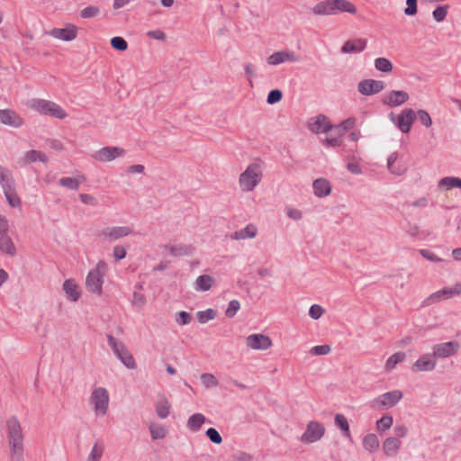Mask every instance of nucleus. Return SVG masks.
Returning a JSON list of instances; mask_svg holds the SVG:
<instances>
[{
	"instance_id": "f257e3e1",
	"label": "nucleus",
	"mask_w": 461,
	"mask_h": 461,
	"mask_svg": "<svg viewBox=\"0 0 461 461\" xmlns=\"http://www.w3.org/2000/svg\"><path fill=\"white\" fill-rule=\"evenodd\" d=\"M7 437L10 447V461H24L23 434L16 416L6 420Z\"/></svg>"
},
{
	"instance_id": "f03ea898",
	"label": "nucleus",
	"mask_w": 461,
	"mask_h": 461,
	"mask_svg": "<svg viewBox=\"0 0 461 461\" xmlns=\"http://www.w3.org/2000/svg\"><path fill=\"white\" fill-rule=\"evenodd\" d=\"M315 15H336L339 13L357 14V8L348 0H325L317 3L312 7Z\"/></svg>"
},
{
	"instance_id": "7ed1b4c3",
	"label": "nucleus",
	"mask_w": 461,
	"mask_h": 461,
	"mask_svg": "<svg viewBox=\"0 0 461 461\" xmlns=\"http://www.w3.org/2000/svg\"><path fill=\"white\" fill-rule=\"evenodd\" d=\"M107 270V265L104 261L100 260L96 267L88 272L86 278V287L90 293L102 294V286L104 284V276Z\"/></svg>"
},
{
	"instance_id": "20e7f679",
	"label": "nucleus",
	"mask_w": 461,
	"mask_h": 461,
	"mask_svg": "<svg viewBox=\"0 0 461 461\" xmlns=\"http://www.w3.org/2000/svg\"><path fill=\"white\" fill-rule=\"evenodd\" d=\"M108 345L121 362L129 369H135L137 365L132 354L129 351L123 342L115 339L113 335L107 334Z\"/></svg>"
},
{
	"instance_id": "39448f33",
	"label": "nucleus",
	"mask_w": 461,
	"mask_h": 461,
	"mask_svg": "<svg viewBox=\"0 0 461 461\" xmlns=\"http://www.w3.org/2000/svg\"><path fill=\"white\" fill-rule=\"evenodd\" d=\"M261 172L258 164H250L240 176V185L243 191H252L261 181Z\"/></svg>"
},
{
	"instance_id": "423d86ee",
	"label": "nucleus",
	"mask_w": 461,
	"mask_h": 461,
	"mask_svg": "<svg viewBox=\"0 0 461 461\" xmlns=\"http://www.w3.org/2000/svg\"><path fill=\"white\" fill-rule=\"evenodd\" d=\"M32 106L34 110L42 114L50 115L58 119H64L68 115L60 105L51 101L34 99L32 100Z\"/></svg>"
},
{
	"instance_id": "0eeeda50",
	"label": "nucleus",
	"mask_w": 461,
	"mask_h": 461,
	"mask_svg": "<svg viewBox=\"0 0 461 461\" xmlns=\"http://www.w3.org/2000/svg\"><path fill=\"white\" fill-rule=\"evenodd\" d=\"M389 117L402 133H408L416 119V113L411 108H406L399 115L390 113Z\"/></svg>"
},
{
	"instance_id": "6e6552de",
	"label": "nucleus",
	"mask_w": 461,
	"mask_h": 461,
	"mask_svg": "<svg viewBox=\"0 0 461 461\" xmlns=\"http://www.w3.org/2000/svg\"><path fill=\"white\" fill-rule=\"evenodd\" d=\"M90 402L94 404L97 415H105L108 410L109 394L105 388H95L90 396Z\"/></svg>"
},
{
	"instance_id": "1a4fd4ad",
	"label": "nucleus",
	"mask_w": 461,
	"mask_h": 461,
	"mask_svg": "<svg viewBox=\"0 0 461 461\" xmlns=\"http://www.w3.org/2000/svg\"><path fill=\"white\" fill-rule=\"evenodd\" d=\"M461 344L457 340L436 344L432 347V356L436 358H447L457 354Z\"/></svg>"
},
{
	"instance_id": "9d476101",
	"label": "nucleus",
	"mask_w": 461,
	"mask_h": 461,
	"mask_svg": "<svg viewBox=\"0 0 461 461\" xmlns=\"http://www.w3.org/2000/svg\"><path fill=\"white\" fill-rule=\"evenodd\" d=\"M402 398V393L393 390L379 395L373 402L371 406L376 409L392 408Z\"/></svg>"
},
{
	"instance_id": "9b49d317",
	"label": "nucleus",
	"mask_w": 461,
	"mask_h": 461,
	"mask_svg": "<svg viewBox=\"0 0 461 461\" xmlns=\"http://www.w3.org/2000/svg\"><path fill=\"white\" fill-rule=\"evenodd\" d=\"M325 432L324 426L318 421H310L301 440L304 443H313L322 438Z\"/></svg>"
},
{
	"instance_id": "f8f14e48",
	"label": "nucleus",
	"mask_w": 461,
	"mask_h": 461,
	"mask_svg": "<svg viewBox=\"0 0 461 461\" xmlns=\"http://www.w3.org/2000/svg\"><path fill=\"white\" fill-rule=\"evenodd\" d=\"M385 88L384 81L375 79H364L357 85V90L364 95H372L380 93Z\"/></svg>"
},
{
	"instance_id": "ddd939ff",
	"label": "nucleus",
	"mask_w": 461,
	"mask_h": 461,
	"mask_svg": "<svg viewBox=\"0 0 461 461\" xmlns=\"http://www.w3.org/2000/svg\"><path fill=\"white\" fill-rule=\"evenodd\" d=\"M246 345L256 350H266L272 346L271 339L264 334H251L246 338Z\"/></svg>"
},
{
	"instance_id": "4468645a",
	"label": "nucleus",
	"mask_w": 461,
	"mask_h": 461,
	"mask_svg": "<svg viewBox=\"0 0 461 461\" xmlns=\"http://www.w3.org/2000/svg\"><path fill=\"white\" fill-rule=\"evenodd\" d=\"M124 153L125 150L119 147H104L94 155V158L102 162L112 161Z\"/></svg>"
},
{
	"instance_id": "2eb2a0df",
	"label": "nucleus",
	"mask_w": 461,
	"mask_h": 461,
	"mask_svg": "<svg viewBox=\"0 0 461 461\" xmlns=\"http://www.w3.org/2000/svg\"><path fill=\"white\" fill-rule=\"evenodd\" d=\"M409 100V95L403 90H393L384 98L383 104L390 107H395L403 104Z\"/></svg>"
},
{
	"instance_id": "dca6fc26",
	"label": "nucleus",
	"mask_w": 461,
	"mask_h": 461,
	"mask_svg": "<svg viewBox=\"0 0 461 461\" xmlns=\"http://www.w3.org/2000/svg\"><path fill=\"white\" fill-rule=\"evenodd\" d=\"M310 130L314 133L331 132L334 126L330 123L328 118L323 114H319L315 118L311 119L309 123Z\"/></svg>"
},
{
	"instance_id": "f3484780",
	"label": "nucleus",
	"mask_w": 461,
	"mask_h": 461,
	"mask_svg": "<svg viewBox=\"0 0 461 461\" xmlns=\"http://www.w3.org/2000/svg\"><path fill=\"white\" fill-rule=\"evenodd\" d=\"M132 232V230L130 227L122 226V227H111L105 228L100 231V236L104 239L109 240L110 241L117 240L122 237L128 236Z\"/></svg>"
},
{
	"instance_id": "a211bd4d",
	"label": "nucleus",
	"mask_w": 461,
	"mask_h": 461,
	"mask_svg": "<svg viewBox=\"0 0 461 461\" xmlns=\"http://www.w3.org/2000/svg\"><path fill=\"white\" fill-rule=\"evenodd\" d=\"M461 294V284L456 283L453 287H444L443 289L430 294L428 298L432 303L439 302L441 299L451 298Z\"/></svg>"
},
{
	"instance_id": "6ab92c4d",
	"label": "nucleus",
	"mask_w": 461,
	"mask_h": 461,
	"mask_svg": "<svg viewBox=\"0 0 461 461\" xmlns=\"http://www.w3.org/2000/svg\"><path fill=\"white\" fill-rule=\"evenodd\" d=\"M50 34L57 39H60L64 41H71L77 38V28L76 25L68 24L65 28H54L50 32Z\"/></svg>"
},
{
	"instance_id": "aec40b11",
	"label": "nucleus",
	"mask_w": 461,
	"mask_h": 461,
	"mask_svg": "<svg viewBox=\"0 0 461 461\" xmlns=\"http://www.w3.org/2000/svg\"><path fill=\"white\" fill-rule=\"evenodd\" d=\"M300 58L289 50L276 51L267 58V63L270 65H279L285 61L298 62Z\"/></svg>"
},
{
	"instance_id": "412c9836",
	"label": "nucleus",
	"mask_w": 461,
	"mask_h": 461,
	"mask_svg": "<svg viewBox=\"0 0 461 461\" xmlns=\"http://www.w3.org/2000/svg\"><path fill=\"white\" fill-rule=\"evenodd\" d=\"M0 122L8 126L18 128L23 125V119L16 112L10 109H0Z\"/></svg>"
},
{
	"instance_id": "4be33fe9",
	"label": "nucleus",
	"mask_w": 461,
	"mask_h": 461,
	"mask_svg": "<svg viewBox=\"0 0 461 461\" xmlns=\"http://www.w3.org/2000/svg\"><path fill=\"white\" fill-rule=\"evenodd\" d=\"M48 160H49V158L45 155V153H43L42 151H40V150L32 149V150L27 151L23 158H19L17 163L21 167H24L28 164H31V163H33L36 161L47 163Z\"/></svg>"
},
{
	"instance_id": "5701e85b",
	"label": "nucleus",
	"mask_w": 461,
	"mask_h": 461,
	"mask_svg": "<svg viewBox=\"0 0 461 461\" xmlns=\"http://www.w3.org/2000/svg\"><path fill=\"white\" fill-rule=\"evenodd\" d=\"M366 47V41L364 39H356V40H348L347 41L342 48V53H359L363 51Z\"/></svg>"
},
{
	"instance_id": "b1692460",
	"label": "nucleus",
	"mask_w": 461,
	"mask_h": 461,
	"mask_svg": "<svg viewBox=\"0 0 461 461\" xmlns=\"http://www.w3.org/2000/svg\"><path fill=\"white\" fill-rule=\"evenodd\" d=\"M63 290L67 294L68 299H70L73 302H77L80 298V288L73 279H67L64 282Z\"/></svg>"
},
{
	"instance_id": "393cba45",
	"label": "nucleus",
	"mask_w": 461,
	"mask_h": 461,
	"mask_svg": "<svg viewBox=\"0 0 461 461\" xmlns=\"http://www.w3.org/2000/svg\"><path fill=\"white\" fill-rule=\"evenodd\" d=\"M315 195L318 197L327 196L331 192L330 183L325 178H318L312 184Z\"/></svg>"
},
{
	"instance_id": "a878e982",
	"label": "nucleus",
	"mask_w": 461,
	"mask_h": 461,
	"mask_svg": "<svg viewBox=\"0 0 461 461\" xmlns=\"http://www.w3.org/2000/svg\"><path fill=\"white\" fill-rule=\"evenodd\" d=\"M436 361L429 358L428 355H423L413 364V371H432L436 367Z\"/></svg>"
},
{
	"instance_id": "bb28decb",
	"label": "nucleus",
	"mask_w": 461,
	"mask_h": 461,
	"mask_svg": "<svg viewBox=\"0 0 461 461\" xmlns=\"http://www.w3.org/2000/svg\"><path fill=\"white\" fill-rule=\"evenodd\" d=\"M258 233V228L254 224H248L245 228L233 232L230 235L231 240H245L255 238Z\"/></svg>"
},
{
	"instance_id": "cd10ccee",
	"label": "nucleus",
	"mask_w": 461,
	"mask_h": 461,
	"mask_svg": "<svg viewBox=\"0 0 461 461\" xmlns=\"http://www.w3.org/2000/svg\"><path fill=\"white\" fill-rule=\"evenodd\" d=\"M0 185L4 192L15 188L14 180L11 172L2 166H0Z\"/></svg>"
},
{
	"instance_id": "c85d7f7f",
	"label": "nucleus",
	"mask_w": 461,
	"mask_h": 461,
	"mask_svg": "<svg viewBox=\"0 0 461 461\" xmlns=\"http://www.w3.org/2000/svg\"><path fill=\"white\" fill-rule=\"evenodd\" d=\"M401 441L395 437L387 438L383 443V450L388 456H395L401 447Z\"/></svg>"
},
{
	"instance_id": "c756f323",
	"label": "nucleus",
	"mask_w": 461,
	"mask_h": 461,
	"mask_svg": "<svg viewBox=\"0 0 461 461\" xmlns=\"http://www.w3.org/2000/svg\"><path fill=\"white\" fill-rule=\"evenodd\" d=\"M397 158V152L392 153L387 160V167L392 174L402 176L406 172L407 168L403 164H396Z\"/></svg>"
},
{
	"instance_id": "7c9ffc66",
	"label": "nucleus",
	"mask_w": 461,
	"mask_h": 461,
	"mask_svg": "<svg viewBox=\"0 0 461 461\" xmlns=\"http://www.w3.org/2000/svg\"><path fill=\"white\" fill-rule=\"evenodd\" d=\"M0 251L11 257L16 254L14 243L7 234L0 236Z\"/></svg>"
},
{
	"instance_id": "2f4dec72",
	"label": "nucleus",
	"mask_w": 461,
	"mask_h": 461,
	"mask_svg": "<svg viewBox=\"0 0 461 461\" xmlns=\"http://www.w3.org/2000/svg\"><path fill=\"white\" fill-rule=\"evenodd\" d=\"M168 249L170 255L174 257L188 256L193 253V247L191 245L177 244L173 246H165Z\"/></svg>"
},
{
	"instance_id": "473e14b6",
	"label": "nucleus",
	"mask_w": 461,
	"mask_h": 461,
	"mask_svg": "<svg viewBox=\"0 0 461 461\" xmlns=\"http://www.w3.org/2000/svg\"><path fill=\"white\" fill-rule=\"evenodd\" d=\"M86 181L84 176H78L77 177H62L59 180V184L69 190H77L79 184Z\"/></svg>"
},
{
	"instance_id": "72a5a7b5",
	"label": "nucleus",
	"mask_w": 461,
	"mask_h": 461,
	"mask_svg": "<svg viewBox=\"0 0 461 461\" xmlns=\"http://www.w3.org/2000/svg\"><path fill=\"white\" fill-rule=\"evenodd\" d=\"M206 421V418L202 413H194L187 420V428L192 431H198L202 425Z\"/></svg>"
},
{
	"instance_id": "f704fd0d",
	"label": "nucleus",
	"mask_w": 461,
	"mask_h": 461,
	"mask_svg": "<svg viewBox=\"0 0 461 461\" xmlns=\"http://www.w3.org/2000/svg\"><path fill=\"white\" fill-rule=\"evenodd\" d=\"M170 403L165 396H161L156 403V412L160 419H166L170 412Z\"/></svg>"
},
{
	"instance_id": "c9c22d12",
	"label": "nucleus",
	"mask_w": 461,
	"mask_h": 461,
	"mask_svg": "<svg viewBox=\"0 0 461 461\" xmlns=\"http://www.w3.org/2000/svg\"><path fill=\"white\" fill-rule=\"evenodd\" d=\"M214 283V279L210 275H201L195 281V290L197 291H208L211 289Z\"/></svg>"
},
{
	"instance_id": "e433bc0d",
	"label": "nucleus",
	"mask_w": 461,
	"mask_h": 461,
	"mask_svg": "<svg viewBox=\"0 0 461 461\" xmlns=\"http://www.w3.org/2000/svg\"><path fill=\"white\" fill-rule=\"evenodd\" d=\"M363 447L369 452L376 451L379 447V440L375 434L370 433L364 437Z\"/></svg>"
},
{
	"instance_id": "4c0bfd02",
	"label": "nucleus",
	"mask_w": 461,
	"mask_h": 461,
	"mask_svg": "<svg viewBox=\"0 0 461 461\" xmlns=\"http://www.w3.org/2000/svg\"><path fill=\"white\" fill-rule=\"evenodd\" d=\"M104 450V445L101 440L95 441L88 455L86 461H100Z\"/></svg>"
},
{
	"instance_id": "58836bf2",
	"label": "nucleus",
	"mask_w": 461,
	"mask_h": 461,
	"mask_svg": "<svg viewBox=\"0 0 461 461\" xmlns=\"http://www.w3.org/2000/svg\"><path fill=\"white\" fill-rule=\"evenodd\" d=\"M356 123V119L354 117H349L343 122H341L339 125L334 126L333 131H336L338 135H343L348 131L352 129Z\"/></svg>"
},
{
	"instance_id": "ea45409f",
	"label": "nucleus",
	"mask_w": 461,
	"mask_h": 461,
	"mask_svg": "<svg viewBox=\"0 0 461 461\" xmlns=\"http://www.w3.org/2000/svg\"><path fill=\"white\" fill-rule=\"evenodd\" d=\"M335 424L338 426L343 432L344 436L347 438H351L350 436V430H349V424L348 422L347 418L343 414H336L335 415Z\"/></svg>"
},
{
	"instance_id": "a19ab883",
	"label": "nucleus",
	"mask_w": 461,
	"mask_h": 461,
	"mask_svg": "<svg viewBox=\"0 0 461 461\" xmlns=\"http://www.w3.org/2000/svg\"><path fill=\"white\" fill-rule=\"evenodd\" d=\"M375 68L381 72L390 73L393 71V64L386 58H377L375 60Z\"/></svg>"
},
{
	"instance_id": "79ce46f5",
	"label": "nucleus",
	"mask_w": 461,
	"mask_h": 461,
	"mask_svg": "<svg viewBox=\"0 0 461 461\" xmlns=\"http://www.w3.org/2000/svg\"><path fill=\"white\" fill-rule=\"evenodd\" d=\"M405 359V353L404 352H396L393 354L389 358L387 359L385 363V368L387 370H392L395 367V366L401 362H402Z\"/></svg>"
},
{
	"instance_id": "37998d69",
	"label": "nucleus",
	"mask_w": 461,
	"mask_h": 461,
	"mask_svg": "<svg viewBox=\"0 0 461 461\" xmlns=\"http://www.w3.org/2000/svg\"><path fill=\"white\" fill-rule=\"evenodd\" d=\"M439 186H447L448 188L456 187L461 189V178L456 176H446L440 179Z\"/></svg>"
},
{
	"instance_id": "c03bdc74",
	"label": "nucleus",
	"mask_w": 461,
	"mask_h": 461,
	"mask_svg": "<svg viewBox=\"0 0 461 461\" xmlns=\"http://www.w3.org/2000/svg\"><path fill=\"white\" fill-rule=\"evenodd\" d=\"M110 44L115 50L125 51L128 49V42L121 36L113 37L110 40Z\"/></svg>"
},
{
	"instance_id": "a18cd8bd",
	"label": "nucleus",
	"mask_w": 461,
	"mask_h": 461,
	"mask_svg": "<svg viewBox=\"0 0 461 461\" xmlns=\"http://www.w3.org/2000/svg\"><path fill=\"white\" fill-rule=\"evenodd\" d=\"M393 420L391 415H384L376 421V428L379 431H385L393 425Z\"/></svg>"
},
{
	"instance_id": "49530a36",
	"label": "nucleus",
	"mask_w": 461,
	"mask_h": 461,
	"mask_svg": "<svg viewBox=\"0 0 461 461\" xmlns=\"http://www.w3.org/2000/svg\"><path fill=\"white\" fill-rule=\"evenodd\" d=\"M217 315V312L213 309H207L197 312V320L201 323H205L208 321L213 320Z\"/></svg>"
},
{
	"instance_id": "de8ad7c7",
	"label": "nucleus",
	"mask_w": 461,
	"mask_h": 461,
	"mask_svg": "<svg viewBox=\"0 0 461 461\" xmlns=\"http://www.w3.org/2000/svg\"><path fill=\"white\" fill-rule=\"evenodd\" d=\"M201 382L206 388L216 387L219 384L217 378L214 375L204 373L201 375Z\"/></svg>"
},
{
	"instance_id": "09e8293b",
	"label": "nucleus",
	"mask_w": 461,
	"mask_h": 461,
	"mask_svg": "<svg viewBox=\"0 0 461 461\" xmlns=\"http://www.w3.org/2000/svg\"><path fill=\"white\" fill-rule=\"evenodd\" d=\"M448 8L449 6L447 5L437 6L432 12L434 20L438 23L443 22L447 14Z\"/></svg>"
},
{
	"instance_id": "8fccbe9b",
	"label": "nucleus",
	"mask_w": 461,
	"mask_h": 461,
	"mask_svg": "<svg viewBox=\"0 0 461 461\" xmlns=\"http://www.w3.org/2000/svg\"><path fill=\"white\" fill-rule=\"evenodd\" d=\"M150 436L152 439H161L164 438L167 433V430L163 426H149Z\"/></svg>"
},
{
	"instance_id": "3c124183",
	"label": "nucleus",
	"mask_w": 461,
	"mask_h": 461,
	"mask_svg": "<svg viewBox=\"0 0 461 461\" xmlns=\"http://www.w3.org/2000/svg\"><path fill=\"white\" fill-rule=\"evenodd\" d=\"M5 196L8 202V203L12 207H18L21 205V200L16 193L15 188L10 191L4 192Z\"/></svg>"
},
{
	"instance_id": "603ef678",
	"label": "nucleus",
	"mask_w": 461,
	"mask_h": 461,
	"mask_svg": "<svg viewBox=\"0 0 461 461\" xmlns=\"http://www.w3.org/2000/svg\"><path fill=\"white\" fill-rule=\"evenodd\" d=\"M100 14V8L95 5H89L80 11V16L83 19H89L97 16Z\"/></svg>"
},
{
	"instance_id": "864d4df0",
	"label": "nucleus",
	"mask_w": 461,
	"mask_h": 461,
	"mask_svg": "<svg viewBox=\"0 0 461 461\" xmlns=\"http://www.w3.org/2000/svg\"><path fill=\"white\" fill-rule=\"evenodd\" d=\"M416 118H418L420 123L427 128H429L432 125V120L430 118V115L425 110H418Z\"/></svg>"
},
{
	"instance_id": "5fc2aeb1",
	"label": "nucleus",
	"mask_w": 461,
	"mask_h": 461,
	"mask_svg": "<svg viewBox=\"0 0 461 461\" xmlns=\"http://www.w3.org/2000/svg\"><path fill=\"white\" fill-rule=\"evenodd\" d=\"M240 308V303L238 300H231L229 303L228 308L225 311V315L228 318H233Z\"/></svg>"
},
{
	"instance_id": "6e6d98bb",
	"label": "nucleus",
	"mask_w": 461,
	"mask_h": 461,
	"mask_svg": "<svg viewBox=\"0 0 461 461\" xmlns=\"http://www.w3.org/2000/svg\"><path fill=\"white\" fill-rule=\"evenodd\" d=\"M205 435L208 437V438L214 444H221L222 442V438L218 432V430L214 428H209L205 431Z\"/></svg>"
},
{
	"instance_id": "4d7b16f0",
	"label": "nucleus",
	"mask_w": 461,
	"mask_h": 461,
	"mask_svg": "<svg viewBox=\"0 0 461 461\" xmlns=\"http://www.w3.org/2000/svg\"><path fill=\"white\" fill-rule=\"evenodd\" d=\"M283 97V93L279 89H273L271 90L267 98V102L269 104H274L281 101Z\"/></svg>"
},
{
	"instance_id": "13d9d810",
	"label": "nucleus",
	"mask_w": 461,
	"mask_h": 461,
	"mask_svg": "<svg viewBox=\"0 0 461 461\" xmlns=\"http://www.w3.org/2000/svg\"><path fill=\"white\" fill-rule=\"evenodd\" d=\"M324 313V309L319 304H313L310 307L309 316L313 320L320 319Z\"/></svg>"
},
{
	"instance_id": "bf43d9fd",
	"label": "nucleus",
	"mask_w": 461,
	"mask_h": 461,
	"mask_svg": "<svg viewBox=\"0 0 461 461\" xmlns=\"http://www.w3.org/2000/svg\"><path fill=\"white\" fill-rule=\"evenodd\" d=\"M191 320V314L185 311L179 312L176 317V321L180 325H186L190 323Z\"/></svg>"
},
{
	"instance_id": "052dcab7",
	"label": "nucleus",
	"mask_w": 461,
	"mask_h": 461,
	"mask_svg": "<svg viewBox=\"0 0 461 461\" xmlns=\"http://www.w3.org/2000/svg\"><path fill=\"white\" fill-rule=\"evenodd\" d=\"M417 1L418 0H406L407 7L404 9V14L406 15L412 16L417 14Z\"/></svg>"
},
{
	"instance_id": "680f3d73",
	"label": "nucleus",
	"mask_w": 461,
	"mask_h": 461,
	"mask_svg": "<svg viewBox=\"0 0 461 461\" xmlns=\"http://www.w3.org/2000/svg\"><path fill=\"white\" fill-rule=\"evenodd\" d=\"M330 347L329 345H319V346H314L313 348H312L311 349V354L312 355H315V356H322V355H327L328 353H330Z\"/></svg>"
},
{
	"instance_id": "e2e57ef3",
	"label": "nucleus",
	"mask_w": 461,
	"mask_h": 461,
	"mask_svg": "<svg viewBox=\"0 0 461 461\" xmlns=\"http://www.w3.org/2000/svg\"><path fill=\"white\" fill-rule=\"evenodd\" d=\"M132 303L140 308L143 307L146 303L145 295L135 291L132 295Z\"/></svg>"
},
{
	"instance_id": "0e129e2a",
	"label": "nucleus",
	"mask_w": 461,
	"mask_h": 461,
	"mask_svg": "<svg viewBox=\"0 0 461 461\" xmlns=\"http://www.w3.org/2000/svg\"><path fill=\"white\" fill-rule=\"evenodd\" d=\"M420 254L426 258L427 260H429L431 262H441L442 259L438 258L437 255H435L433 252H431L429 249H420Z\"/></svg>"
},
{
	"instance_id": "69168bd1",
	"label": "nucleus",
	"mask_w": 461,
	"mask_h": 461,
	"mask_svg": "<svg viewBox=\"0 0 461 461\" xmlns=\"http://www.w3.org/2000/svg\"><path fill=\"white\" fill-rule=\"evenodd\" d=\"M79 198L81 202L85 204L95 206L98 203L97 199L95 196L88 194H80Z\"/></svg>"
},
{
	"instance_id": "338daca9",
	"label": "nucleus",
	"mask_w": 461,
	"mask_h": 461,
	"mask_svg": "<svg viewBox=\"0 0 461 461\" xmlns=\"http://www.w3.org/2000/svg\"><path fill=\"white\" fill-rule=\"evenodd\" d=\"M147 36L150 39H156L159 41H165L167 38L165 32L161 30L149 31L147 32Z\"/></svg>"
},
{
	"instance_id": "774afa93",
	"label": "nucleus",
	"mask_w": 461,
	"mask_h": 461,
	"mask_svg": "<svg viewBox=\"0 0 461 461\" xmlns=\"http://www.w3.org/2000/svg\"><path fill=\"white\" fill-rule=\"evenodd\" d=\"M113 256L116 261L122 260L126 257V249L122 246H115L113 248Z\"/></svg>"
}]
</instances>
